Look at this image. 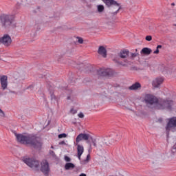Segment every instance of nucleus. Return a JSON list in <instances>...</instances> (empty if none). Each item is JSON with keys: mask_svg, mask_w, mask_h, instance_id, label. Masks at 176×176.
Returning a JSON list of instances; mask_svg holds the SVG:
<instances>
[{"mask_svg": "<svg viewBox=\"0 0 176 176\" xmlns=\"http://www.w3.org/2000/svg\"><path fill=\"white\" fill-rule=\"evenodd\" d=\"M144 102L146 105H156L157 109H168V111H171L172 107L173 105V100H161L156 96L152 94H146L144 96Z\"/></svg>", "mask_w": 176, "mask_h": 176, "instance_id": "obj_1", "label": "nucleus"}, {"mask_svg": "<svg viewBox=\"0 0 176 176\" xmlns=\"http://www.w3.org/2000/svg\"><path fill=\"white\" fill-rule=\"evenodd\" d=\"M15 135L18 142L21 144L32 145L34 148H41L42 146V140L35 135L16 134Z\"/></svg>", "mask_w": 176, "mask_h": 176, "instance_id": "obj_2", "label": "nucleus"}, {"mask_svg": "<svg viewBox=\"0 0 176 176\" xmlns=\"http://www.w3.org/2000/svg\"><path fill=\"white\" fill-rule=\"evenodd\" d=\"M108 8L111 7V12H113V14H117L119 13V10L122 9L120 4L114 0H102Z\"/></svg>", "mask_w": 176, "mask_h": 176, "instance_id": "obj_3", "label": "nucleus"}, {"mask_svg": "<svg viewBox=\"0 0 176 176\" xmlns=\"http://www.w3.org/2000/svg\"><path fill=\"white\" fill-rule=\"evenodd\" d=\"M0 21L2 27L9 28V27L13 24V16L3 14L0 16Z\"/></svg>", "mask_w": 176, "mask_h": 176, "instance_id": "obj_4", "label": "nucleus"}, {"mask_svg": "<svg viewBox=\"0 0 176 176\" xmlns=\"http://www.w3.org/2000/svg\"><path fill=\"white\" fill-rule=\"evenodd\" d=\"M112 144V141H111V138H108L106 136L104 138H101L98 139V149H102V148H105L106 145H109Z\"/></svg>", "mask_w": 176, "mask_h": 176, "instance_id": "obj_5", "label": "nucleus"}, {"mask_svg": "<svg viewBox=\"0 0 176 176\" xmlns=\"http://www.w3.org/2000/svg\"><path fill=\"white\" fill-rule=\"evenodd\" d=\"M23 162L30 168H38L39 167V161L34 158L25 157L23 158Z\"/></svg>", "mask_w": 176, "mask_h": 176, "instance_id": "obj_6", "label": "nucleus"}, {"mask_svg": "<svg viewBox=\"0 0 176 176\" xmlns=\"http://www.w3.org/2000/svg\"><path fill=\"white\" fill-rule=\"evenodd\" d=\"M89 140H90V134L89 133H80L76 138V144H79L80 141H87V144H89L90 148H91V144L89 142Z\"/></svg>", "mask_w": 176, "mask_h": 176, "instance_id": "obj_7", "label": "nucleus"}, {"mask_svg": "<svg viewBox=\"0 0 176 176\" xmlns=\"http://www.w3.org/2000/svg\"><path fill=\"white\" fill-rule=\"evenodd\" d=\"M176 127V117H173L168 120V122L166 126V133L168 135V133L171 130H174Z\"/></svg>", "mask_w": 176, "mask_h": 176, "instance_id": "obj_8", "label": "nucleus"}, {"mask_svg": "<svg viewBox=\"0 0 176 176\" xmlns=\"http://www.w3.org/2000/svg\"><path fill=\"white\" fill-rule=\"evenodd\" d=\"M97 75L98 78L111 76L112 75V70L111 69H100L97 70Z\"/></svg>", "mask_w": 176, "mask_h": 176, "instance_id": "obj_9", "label": "nucleus"}, {"mask_svg": "<svg viewBox=\"0 0 176 176\" xmlns=\"http://www.w3.org/2000/svg\"><path fill=\"white\" fill-rule=\"evenodd\" d=\"M41 171L45 174V175H49V171H50V166L49 162L47 160H43L41 162Z\"/></svg>", "mask_w": 176, "mask_h": 176, "instance_id": "obj_10", "label": "nucleus"}, {"mask_svg": "<svg viewBox=\"0 0 176 176\" xmlns=\"http://www.w3.org/2000/svg\"><path fill=\"white\" fill-rule=\"evenodd\" d=\"M0 42L4 46H10L12 45V38L8 34H5L3 37L0 38Z\"/></svg>", "mask_w": 176, "mask_h": 176, "instance_id": "obj_11", "label": "nucleus"}, {"mask_svg": "<svg viewBox=\"0 0 176 176\" xmlns=\"http://www.w3.org/2000/svg\"><path fill=\"white\" fill-rule=\"evenodd\" d=\"M0 83L1 89L6 90L8 89V76H0Z\"/></svg>", "mask_w": 176, "mask_h": 176, "instance_id": "obj_12", "label": "nucleus"}, {"mask_svg": "<svg viewBox=\"0 0 176 176\" xmlns=\"http://www.w3.org/2000/svg\"><path fill=\"white\" fill-rule=\"evenodd\" d=\"M164 82V78L162 77H157L154 79L152 82V85L155 88L157 89L160 87V85H162Z\"/></svg>", "mask_w": 176, "mask_h": 176, "instance_id": "obj_13", "label": "nucleus"}, {"mask_svg": "<svg viewBox=\"0 0 176 176\" xmlns=\"http://www.w3.org/2000/svg\"><path fill=\"white\" fill-rule=\"evenodd\" d=\"M76 145L77 146V157L78 160H80V157L83 155V152H85V148L83 146L79 144V143H76Z\"/></svg>", "mask_w": 176, "mask_h": 176, "instance_id": "obj_14", "label": "nucleus"}, {"mask_svg": "<svg viewBox=\"0 0 176 176\" xmlns=\"http://www.w3.org/2000/svg\"><path fill=\"white\" fill-rule=\"evenodd\" d=\"M111 138L110 141L113 142V141H120L122 140V134L120 133H113L108 138Z\"/></svg>", "mask_w": 176, "mask_h": 176, "instance_id": "obj_15", "label": "nucleus"}, {"mask_svg": "<svg viewBox=\"0 0 176 176\" xmlns=\"http://www.w3.org/2000/svg\"><path fill=\"white\" fill-rule=\"evenodd\" d=\"M118 56L120 58H127V57L130 56V51L128 50H123L118 53Z\"/></svg>", "mask_w": 176, "mask_h": 176, "instance_id": "obj_16", "label": "nucleus"}, {"mask_svg": "<svg viewBox=\"0 0 176 176\" xmlns=\"http://www.w3.org/2000/svg\"><path fill=\"white\" fill-rule=\"evenodd\" d=\"M98 54L103 56L104 58H107V49L104 46H100L98 50Z\"/></svg>", "mask_w": 176, "mask_h": 176, "instance_id": "obj_17", "label": "nucleus"}, {"mask_svg": "<svg viewBox=\"0 0 176 176\" xmlns=\"http://www.w3.org/2000/svg\"><path fill=\"white\" fill-rule=\"evenodd\" d=\"M162 17L164 20H170L171 17H173V15H171V12L170 11L164 12L162 14Z\"/></svg>", "mask_w": 176, "mask_h": 176, "instance_id": "obj_18", "label": "nucleus"}, {"mask_svg": "<svg viewBox=\"0 0 176 176\" xmlns=\"http://www.w3.org/2000/svg\"><path fill=\"white\" fill-rule=\"evenodd\" d=\"M141 89V84L140 82H135L129 87V90H138Z\"/></svg>", "mask_w": 176, "mask_h": 176, "instance_id": "obj_19", "label": "nucleus"}, {"mask_svg": "<svg viewBox=\"0 0 176 176\" xmlns=\"http://www.w3.org/2000/svg\"><path fill=\"white\" fill-rule=\"evenodd\" d=\"M140 53L141 54L149 55L151 53H152V50L148 47H144L141 50Z\"/></svg>", "mask_w": 176, "mask_h": 176, "instance_id": "obj_20", "label": "nucleus"}, {"mask_svg": "<svg viewBox=\"0 0 176 176\" xmlns=\"http://www.w3.org/2000/svg\"><path fill=\"white\" fill-rule=\"evenodd\" d=\"M91 142V144H93V146L95 147V148H97V145H98V140L93 138V137H91V135H90V138L89 139L88 142Z\"/></svg>", "mask_w": 176, "mask_h": 176, "instance_id": "obj_21", "label": "nucleus"}, {"mask_svg": "<svg viewBox=\"0 0 176 176\" xmlns=\"http://www.w3.org/2000/svg\"><path fill=\"white\" fill-rule=\"evenodd\" d=\"M75 165L71 162H68L65 165V170H71V168H74Z\"/></svg>", "mask_w": 176, "mask_h": 176, "instance_id": "obj_22", "label": "nucleus"}, {"mask_svg": "<svg viewBox=\"0 0 176 176\" xmlns=\"http://www.w3.org/2000/svg\"><path fill=\"white\" fill-rule=\"evenodd\" d=\"M97 9H98V13H102V12H104V6L102 5H98L97 6Z\"/></svg>", "mask_w": 176, "mask_h": 176, "instance_id": "obj_23", "label": "nucleus"}, {"mask_svg": "<svg viewBox=\"0 0 176 176\" xmlns=\"http://www.w3.org/2000/svg\"><path fill=\"white\" fill-rule=\"evenodd\" d=\"M89 162H90V154H88L87 155L86 159L84 161H82V164H86L89 163Z\"/></svg>", "mask_w": 176, "mask_h": 176, "instance_id": "obj_24", "label": "nucleus"}, {"mask_svg": "<svg viewBox=\"0 0 176 176\" xmlns=\"http://www.w3.org/2000/svg\"><path fill=\"white\" fill-rule=\"evenodd\" d=\"M76 42L79 43L80 45H82L83 43V38L82 37L77 36L76 37Z\"/></svg>", "mask_w": 176, "mask_h": 176, "instance_id": "obj_25", "label": "nucleus"}, {"mask_svg": "<svg viewBox=\"0 0 176 176\" xmlns=\"http://www.w3.org/2000/svg\"><path fill=\"white\" fill-rule=\"evenodd\" d=\"M140 54H138V52H135V53H131L130 58L133 59L135 58V57H138L139 56Z\"/></svg>", "mask_w": 176, "mask_h": 176, "instance_id": "obj_26", "label": "nucleus"}, {"mask_svg": "<svg viewBox=\"0 0 176 176\" xmlns=\"http://www.w3.org/2000/svg\"><path fill=\"white\" fill-rule=\"evenodd\" d=\"M159 49H162V45H159L157 46V49L154 51V54H159Z\"/></svg>", "mask_w": 176, "mask_h": 176, "instance_id": "obj_27", "label": "nucleus"}, {"mask_svg": "<svg viewBox=\"0 0 176 176\" xmlns=\"http://www.w3.org/2000/svg\"><path fill=\"white\" fill-rule=\"evenodd\" d=\"M67 134L65 133H61L58 135V138H66Z\"/></svg>", "mask_w": 176, "mask_h": 176, "instance_id": "obj_28", "label": "nucleus"}, {"mask_svg": "<svg viewBox=\"0 0 176 176\" xmlns=\"http://www.w3.org/2000/svg\"><path fill=\"white\" fill-rule=\"evenodd\" d=\"M146 41H147L148 42H151V41H152V36H146L145 38Z\"/></svg>", "mask_w": 176, "mask_h": 176, "instance_id": "obj_29", "label": "nucleus"}, {"mask_svg": "<svg viewBox=\"0 0 176 176\" xmlns=\"http://www.w3.org/2000/svg\"><path fill=\"white\" fill-rule=\"evenodd\" d=\"M0 116L1 118H5V112L0 109Z\"/></svg>", "mask_w": 176, "mask_h": 176, "instance_id": "obj_30", "label": "nucleus"}, {"mask_svg": "<svg viewBox=\"0 0 176 176\" xmlns=\"http://www.w3.org/2000/svg\"><path fill=\"white\" fill-rule=\"evenodd\" d=\"M70 112L73 115H75V113H76L78 111L76 110H75L74 108H72V109H71Z\"/></svg>", "mask_w": 176, "mask_h": 176, "instance_id": "obj_31", "label": "nucleus"}, {"mask_svg": "<svg viewBox=\"0 0 176 176\" xmlns=\"http://www.w3.org/2000/svg\"><path fill=\"white\" fill-rule=\"evenodd\" d=\"M65 162H71V158L68 156H65Z\"/></svg>", "mask_w": 176, "mask_h": 176, "instance_id": "obj_32", "label": "nucleus"}, {"mask_svg": "<svg viewBox=\"0 0 176 176\" xmlns=\"http://www.w3.org/2000/svg\"><path fill=\"white\" fill-rule=\"evenodd\" d=\"M78 118H80V119L85 118V115L82 114V113H78Z\"/></svg>", "mask_w": 176, "mask_h": 176, "instance_id": "obj_33", "label": "nucleus"}, {"mask_svg": "<svg viewBox=\"0 0 176 176\" xmlns=\"http://www.w3.org/2000/svg\"><path fill=\"white\" fill-rule=\"evenodd\" d=\"M59 145H65V142L62 141V142H59Z\"/></svg>", "mask_w": 176, "mask_h": 176, "instance_id": "obj_34", "label": "nucleus"}, {"mask_svg": "<svg viewBox=\"0 0 176 176\" xmlns=\"http://www.w3.org/2000/svg\"><path fill=\"white\" fill-rule=\"evenodd\" d=\"M67 100H72V96H67Z\"/></svg>", "mask_w": 176, "mask_h": 176, "instance_id": "obj_35", "label": "nucleus"}, {"mask_svg": "<svg viewBox=\"0 0 176 176\" xmlns=\"http://www.w3.org/2000/svg\"><path fill=\"white\" fill-rule=\"evenodd\" d=\"M79 176H87L85 173H81Z\"/></svg>", "mask_w": 176, "mask_h": 176, "instance_id": "obj_36", "label": "nucleus"}, {"mask_svg": "<svg viewBox=\"0 0 176 176\" xmlns=\"http://www.w3.org/2000/svg\"><path fill=\"white\" fill-rule=\"evenodd\" d=\"M172 6H174V5H175L174 3H171Z\"/></svg>", "mask_w": 176, "mask_h": 176, "instance_id": "obj_37", "label": "nucleus"}, {"mask_svg": "<svg viewBox=\"0 0 176 176\" xmlns=\"http://www.w3.org/2000/svg\"><path fill=\"white\" fill-rule=\"evenodd\" d=\"M135 52H138V50L136 49V50H135Z\"/></svg>", "mask_w": 176, "mask_h": 176, "instance_id": "obj_38", "label": "nucleus"}, {"mask_svg": "<svg viewBox=\"0 0 176 176\" xmlns=\"http://www.w3.org/2000/svg\"><path fill=\"white\" fill-rule=\"evenodd\" d=\"M123 65V67H124V65H126L124 64V65Z\"/></svg>", "mask_w": 176, "mask_h": 176, "instance_id": "obj_39", "label": "nucleus"}]
</instances>
